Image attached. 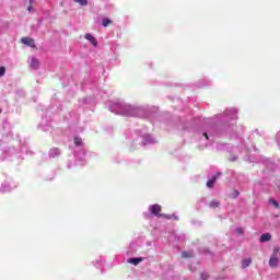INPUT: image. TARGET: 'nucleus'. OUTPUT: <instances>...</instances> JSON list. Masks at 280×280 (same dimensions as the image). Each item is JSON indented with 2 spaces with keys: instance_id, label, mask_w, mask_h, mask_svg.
Returning a JSON list of instances; mask_svg holds the SVG:
<instances>
[{
  "instance_id": "4468645a",
  "label": "nucleus",
  "mask_w": 280,
  "mask_h": 280,
  "mask_svg": "<svg viewBox=\"0 0 280 280\" xmlns=\"http://www.w3.org/2000/svg\"><path fill=\"white\" fill-rule=\"evenodd\" d=\"M269 205H273V207H276V209H279V202H277V200H275V199H270Z\"/></svg>"
},
{
  "instance_id": "20e7f679",
  "label": "nucleus",
  "mask_w": 280,
  "mask_h": 280,
  "mask_svg": "<svg viewBox=\"0 0 280 280\" xmlns=\"http://www.w3.org/2000/svg\"><path fill=\"white\" fill-rule=\"evenodd\" d=\"M84 37H85L86 40H90V43H92V45L94 47H97V39L95 37H93V35L88 33V34H85Z\"/></svg>"
},
{
  "instance_id": "9d476101",
  "label": "nucleus",
  "mask_w": 280,
  "mask_h": 280,
  "mask_svg": "<svg viewBox=\"0 0 280 280\" xmlns=\"http://www.w3.org/2000/svg\"><path fill=\"white\" fill-rule=\"evenodd\" d=\"M182 257L184 259H189V258L194 257V252H183Z\"/></svg>"
},
{
  "instance_id": "1a4fd4ad",
  "label": "nucleus",
  "mask_w": 280,
  "mask_h": 280,
  "mask_svg": "<svg viewBox=\"0 0 280 280\" xmlns=\"http://www.w3.org/2000/svg\"><path fill=\"white\" fill-rule=\"evenodd\" d=\"M250 264H253V259H250V258L243 259L242 260V268H248V266H250Z\"/></svg>"
},
{
  "instance_id": "6ab92c4d",
  "label": "nucleus",
  "mask_w": 280,
  "mask_h": 280,
  "mask_svg": "<svg viewBox=\"0 0 280 280\" xmlns=\"http://www.w3.org/2000/svg\"><path fill=\"white\" fill-rule=\"evenodd\" d=\"M201 279L202 280H208L209 279V276L207 273H201Z\"/></svg>"
},
{
  "instance_id": "6e6552de",
  "label": "nucleus",
  "mask_w": 280,
  "mask_h": 280,
  "mask_svg": "<svg viewBox=\"0 0 280 280\" xmlns=\"http://www.w3.org/2000/svg\"><path fill=\"white\" fill-rule=\"evenodd\" d=\"M215 180H218V177L217 176L212 177L210 180L207 182V187L209 189H213V186L215 185Z\"/></svg>"
},
{
  "instance_id": "412c9836",
  "label": "nucleus",
  "mask_w": 280,
  "mask_h": 280,
  "mask_svg": "<svg viewBox=\"0 0 280 280\" xmlns=\"http://www.w3.org/2000/svg\"><path fill=\"white\" fill-rule=\"evenodd\" d=\"M32 8H33V5H32V0H30V5H28V8H27L28 12H32Z\"/></svg>"
},
{
  "instance_id": "f257e3e1",
  "label": "nucleus",
  "mask_w": 280,
  "mask_h": 280,
  "mask_svg": "<svg viewBox=\"0 0 280 280\" xmlns=\"http://www.w3.org/2000/svg\"><path fill=\"white\" fill-rule=\"evenodd\" d=\"M149 210L156 218H165L166 220H172V215L165 214V213H161V211H162L161 205H158V203L152 205V206L149 207Z\"/></svg>"
},
{
  "instance_id": "f8f14e48",
  "label": "nucleus",
  "mask_w": 280,
  "mask_h": 280,
  "mask_svg": "<svg viewBox=\"0 0 280 280\" xmlns=\"http://www.w3.org/2000/svg\"><path fill=\"white\" fill-rule=\"evenodd\" d=\"M74 3H79V5H89V0H74Z\"/></svg>"
},
{
  "instance_id": "5701e85b",
  "label": "nucleus",
  "mask_w": 280,
  "mask_h": 280,
  "mask_svg": "<svg viewBox=\"0 0 280 280\" xmlns=\"http://www.w3.org/2000/svg\"><path fill=\"white\" fill-rule=\"evenodd\" d=\"M2 113V110L0 109V114Z\"/></svg>"
},
{
  "instance_id": "f3484780",
  "label": "nucleus",
  "mask_w": 280,
  "mask_h": 280,
  "mask_svg": "<svg viewBox=\"0 0 280 280\" xmlns=\"http://www.w3.org/2000/svg\"><path fill=\"white\" fill-rule=\"evenodd\" d=\"M240 196V190H233L231 198H237Z\"/></svg>"
},
{
  "instance_id": "0eeeda50",
  "label": "nucleus",
  "mask_w": 280,
  "mask_h": 280,
  "mask_svg": "<svg viewBox=\"0 0 280 280\" xmlns=\"http://www.w3.org/2000/svg\"><path fill=\"white\" fill-rule=\"evenodd\" d=\"M270 240H272V235H270V233H265L260 236V242L262 243L270 242Z\"/></svg>"
},
{
  "instance_id": "2eb2a0df",
  "label": "nucleus",
  "mask_w": 280,
  "mask_h": 280,
  "mask_svg": "<svg viewBox=\"0 0 280 280\" xmlns=\"http://www.w3.org/2000/svg\"><path fill=\"white\" fill-rule=\"evenodd\" d=\"M74 144L75 145H82V138L75 137L74 138Z\"/></svg>"
},
{
  "instance_id": "39448f33",
  "label": "nucleus",
  "mask_w": 280,
  "mask_h": 280,
  "mask_svg": "<svg viewBox=\"0 0 280 280\" xmlns=\"http://www.w3.org/2000/svg\"><path fill=\"white\" fill-rule=\"evenodd\" d=\"M31 69H38L40 67V62L36 58H32L30 62Z\"/></svg>"
},
{
  "instance_id": "9b49d317",
  "label": "nucleus",
  "mask_w": 280,
  "mask_h": 280,
  "mask_svg": "<svg viewBox=\"0 0 280 280\" xmlns=\"http://www.w3.org/2000/svg\"><path fill=\"white\" fill-rule=\"evenodd\" d=\"M212 209H218L220 207V201L218 200H212L209 205Z\"/></svg>"
},
{
  "instance_id": "4be33fe9",
  "label": "nucleus",
  "mask_w": 280,
  "mask_h": 280,
  "mask_svg": "<svg viewBox=\"0 0 280 280\" xmlns=\"http://www.w3.org/2000/svg\"><path fill=\"white\" fill-rule=\"evenodd\" d=\"M203 137H206V139H209V136L207 135V132L203 133Z\"/></svg>"
},
{
  "instance_id": "7ed1b4c3",
  "label": "nucleus",
  "mask_w": 280,
  "mask_h": 280,
  "mask_svg": "<svg viewBox=\"0 0 280 280\" xmlns=\"http://www.w3.org/2000/svg\"><path fill=\"white\" fill-rule=\"evenodd\" d=\"M270 268H277L279 266V257L276 254H272L269 259Z\"/></svg>"
},
{
  "instance_id": "dca6fc26",
  "label": "nucleus",
  "mask_w": 280,
  "mask_h": 280,
  "mask_svg": "<svg viewBox=\"0 0 280 280\" xmlns=\"http://www.w3.org/2000/svg\"><path fill=\"white\" fill-rule=\"evenodd\" d=\"M5 75V67H0V78H3Z\"/></svg>"
},
{
  "instance_id": "f03ea898",
  "label": "nucleus",
  "mask_w": 280,
  "mask_h": 280,
  "mask_svg": "<svg viewBox=\"0 0 280 280\" xmlns=\"http://www.w3.org/2000/svg\"><path fill=\"white\" fill-rule=\"evenodd\" d=\"M21 43H23V45H26L27 47H32L33 49H36V43L32 37H23L21 39Z\"/></svg>"
},
{
  "instance_id": "aec40b11",
  "label": "nucleus",
  "mask_w": 280,
  "mask_h": 280,
  "mask_svg": "<svg viewBox=\"0 0 280 280\" xmlns=\"http://www.w3.org/2000/svg\"><path fill=\"white\" fill-rule=\"evenodd\" d=\"M279 250H280L279 247L273 248V255H278Z\"/></svg>"
},
{
  "instance_id": "423d86ee",
  "label": "nucleus",
  "mask_w": 280,
  "mask_h": 280,
  "mask_svg": "<svg viewBox=\"0 0 280 280\" xmlns=\"http://www.w3.org/2000/svg\"><path fill=\"white\" fill-rule=\"evenodd\" d=\"M143 261V258H129L128 264H132V266H139Z\"/></svg>"
},
{
  "instance_id": "a211bd4d",
  "label": "nucleus",
  "mask_w": 280,
  "mask_h": 280,
  "mask_svg": "<svg viewBox=\"0 0 280 280\" xmlns=\"http://www.w3.org/2000/svg\"><path fill=\"white\" fill-rule=\"evenodd\" d=\"M236 233H237L238 235H244V228H238V229H236Z\"/></svg>"
},
{
  "instance_id": "ddd939ff",
  "label": "nucleus",
  "mask_w": 280,
  "mask_h": 280,
  "mask_svg": "<svg viewBox=\"0 0 280 280\" xmlns=\"http://www.w3.org/2000/svg\"><path fill=\"white\" fill-rule=\"evenodd\" d=\"M110 23H113V21H110L109 19H104L102 25L103 27H108Z\"/></svg>"
}]
</instances>
